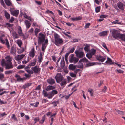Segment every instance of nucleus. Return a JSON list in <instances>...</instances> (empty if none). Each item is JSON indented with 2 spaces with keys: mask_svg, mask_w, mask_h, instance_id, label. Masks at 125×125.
Wrapping results in <instances>:
<instances>
[{
  "mask_svg": "<svg viewBox=\"0 0 125 125\" xmlns=\"http://www.w3.org/2000/svg\"><path fill=\"white\" fill-rule=\"evenodd\" d=\"M54 43L58 46H59L63 44V40L60 38V36L57 34L55 33L54 34Z\"/></svg>",
  "mask_w": 125,
  "mask_h": 125,
  "instance_id": "obj_1",
  "label": "nucleus"
},
{
  "mask_svg": "<svg viewBox=\"0 0 125 125\" xmlns=\"http://www.w3.org/2000/svg\"><path fill=\"white\" fill-rule=\"evenodd\" d=\"M45 36L42 33L39 34V36L38 39V43L39 44H41L44 41Z\"/></svg>",
  "mask_w": 125,
  "mask_h": 125,
  "instance_id": "obj_2",
  "label": "nucleus"
},
{
  "mask_svg": "<svg viewBox=\"0 0 125 125\" xmlns=\"http://www.w3.org/2000/svg\"><path fill=\"white\" fill-rule=\"evenodd\" d=\"M2 66H5L6 69H12L14 67L12 62H4L1 63Z\"/></svg>",
  "mask_w": 125,
  "mask_h": 125,
  "instance_id": "obj_3",
  "label": "nucleus"
},
{
  "mask_svg": "<svg viewBox=\"0 0 125 125\" xmlns=\"http://www.w3.org/2000/svg\"><path fill=\"white\" fill-rule=\"evenodd\" d=\"M111 34L112 36L115 39L119 38L120 34L119 31L114 29L112 30Z\"/></svg>",
  "mask_w": 125,
  "mask_h": 125,
  "instance_id": "obj_4",
  "label": "nucleus"
},
{
  "mask_svg": "<svg viewBox=\"0 0 125 125\" xmlns=\"http://www.w3.org/2000/svg\"><path fill=\"white\" fill-rule=\"evenodd\" d=\"M76 56L80 58L83 57L84 55L83 52L80 51V49L76 50L75 52Z\"/></svg>",
  "mask_w": 125,
  "mask_h": 125,
  "instance_id": "obj_5",
  "label": "nucleus"
},
{
  "mask_svg": "<svg viewBox=\"0 0 125 125\" xmlns=\"http://www.w3.org/2000/svg\"><path fill=\"white\" fill-rule=\"evenodd\" d=\"M74 54L71 55L69 61L70 62H73L74 64H76L78 61L79 59L77 58L74 57Z\"/></svg>",
  "mask_w": 125,
  "mask_h": 125,
  "instance_id": "obj_6",
  "label": "nucleus"
},
{
  "mask_svg": "<svg viewBox=\"0 0 125 125\" xmlns=\"http://www.w3.org/2000/svg\"><path fill=\"white\" fill-rule=\"evenodd\" d=\"M56 82L57 83H60L63 80V77L61 75L60 73H58L55 76Z\"/></svg>",
  "mask_w": 125,
  "mask_h": 125,
  "instance_id": "obj_7",
  "label": "nucleus"
},
{
  "mask_svg": "<svg viewBox=\"0 0 125 125\" xmlns=\"http://www.w3.org/2000/svg\"><path fill=\"white\" fill-rule=\"evenodd\" d=\"M0 41L3 44H5L7 47L8 49L10 48V45L8 39H6L5 40H3L1 37H0Z\"/></svg>",
  "mask_w": 125,
  "mask_h": 125,
  "instance_id": "obj_8",
  "label": "nucleus"
},
{
  "mask_svg": "<svg viewBox=\"0 0 125 125\" xmlns=\"http://www.w3.org/2000/svg\"><path fill=\"white\" fill-rule=\"evenodd\" d=\"M31 70L35 73H40V71L41 69L38 66H36L31 68Z\"/></svg>",
  "mask_w": 125,
  "mask_h": 125,
  "instance_id": "obj_9",
  "label": "nucleus"
},
{
  "mask_svg": "<svg viewBox=\"0 0 125 125\" xmlns=\"http://www.w3.org/2000/svg\"><path fill=\"white\" fill-rule=\"evenodd\" d=\"M9 10L12 15L17 17L19 13V10H13V8H11Z\"/></svg>",
  "mask_w": 125,
  "mask_h": 125,
  "instance_id": "obj_10",
  "label": "nucleus"
},
{
  "mask_svg": "<svg viewBox=\"0 0 125 125\" xmlns=\"http://www.w3.org/2000/svg\"><path fill=\"white\" fill-rule=\"evenodd\" d=\"M96 58L98 60L103 62L106 59V56H101L100 55H97L96 56Z\"/></svg>",
  "mask_w": 125,
  "mask_h": 125,
  "instance_id": "obj_11",
  "label": "nucleus"
},
{
  "mask_svg": "<svg viewBox=\"0 0 125 125\" xmlns=\"http://www.w3.org/2000/svg\"><path fill=\"white\" fill-rule=\"evenodd\" d=\"M58 93L57 91L56 90H52L51 92H49V94L48 98H51L54 95Z\"/></svg>",
  "mask_w": 125,
  "mask_h": 125,
  "instance_id": "obj_12",
  "label": "nucleus"
},
{
  "mask_svg": "<svg viewBox=\"0 0 125 125\" xmlns=\"http://www.w3.org/2000/svg\"><path fill=\"white\" fill-rule=\"evenodd\" d=\"M117 5L119 8L122 10H124L125 6L124 4L119 2L117 3Z\"/></svg>",
  "mask_w": 125,
  "mask_h": 125,
  "instance_id": "obj_13",
  "label": "nucleus"
},
{
  "mask_svg": "<svg viewBox=\"0 0 125 125\" xmlns=\"http://www.w3.org/2000/svg\"><path fill=\"white\" fill-rule=\"evenodd\" d=\"M25 56L24 54L18 55L16 56L15 58V59L17 61H19L23 58Z\"/></svg>",
  "mask_w": 125,
  "mask_h": 125,
  "instance_id": "obj_14",
  "label": "nucleus"
},
{
  "mask_svg": "<svg viewBox=\"0 0 125 125\" xmlns=\"http://www.w3.org/2000/svg\"><path fill=\"white\" fill-rule=\"evenodd\" d=\"M6 61H5L4 59H2L1 63L4 62H11V58L9 56H8L6 58Z\"/></svg>",
  "mask_w": 125,
  "mask_h": 125,
  "instance_id": "obj_15",
  "label": "nucleus"
},
{
  "mask_svg": "<svg viewBox=\"0 0 125 125\" xmlns=\"http://www.w3.org/2000/svg\"><path fill=\"white\" fill-rule=\"evenodd\" d=\"M47 81L48 83L51 85H53L55 83L54 80L52 78L48 79Z\"/></svg>",
  "mask_w": 125,
  "mask_h": 125,
  "instance_id": "obj_16",
  "label": "nucleus"
},
{
  "mask_svg": "<svg viewBox=\"0 0 125 125\" xmlns=\"http://www.w3.org/2000/svg\"><path fill=\"white\" fill-rule=\"evenodd\" d=\"M108 32V31H104L99 33V35L101 36H104L107 35Z\"/></svg>",
  "mask_w": 125,
  "mask_h": 125,
  "instance_id": "obj_17",
  "label": "nucleus"
},
{
  "mask_svg": "<svg viewBox=\"0 0 125 125\" xmlns=\"http://www.w3.org/2000/svg\"><path fill=\"white\" fill-rule=\"evenodd\" d=\"M4 1L8 6H12L13 5L11 1L10 0H4Z\"/></svg>",
  "mask_w": 125,
  "mask_h": 125,
  "instance_id": "obj_18",
  "label": "nucleus"
},
{
  "mask_svg": "<svg viewBox=\"0 0 125 125\" xmlns=\"http://www.w3.org/2000/svg\"><path fill=\"white\" fill-rule=\"evenodd\" d=\"M18 32L19 35L20 36H23V34L22 33V30L20 27H19L18 28Z\"/></svg>",
  "mask_w": 125,
  "mask_h": 125,
  "instance_id": "obj_19",
  "label": "nucleus"
},
{
  "mask_svg": "<svg viewBox=\"0 0 125 125\" xmlns=\"http://www.w3.org/2000/svg\"><path fill=\"white\" fill-rule=\"evenodd\" d=\"M34 52V48H33L31 49V51L29 53V56L30 57H32V58H33L35 55V53Z\"/></svg>",
  "mask_w": 125,
  "mask_h": 125,
  "instance_id": "obj_20",
  "label": "nucleus"
},
{
  "mask_svg": "<svg viewBox=\"0 0 125 125\" xmlns=\"http://www.w3.org/2000/svg\"><path fill=\"white\" fill-rule=\"evenodd\" d=\"M25 23L26 26L27 28H29L30 27L31 25L30 22L27 20H25Z\"/></svg>",
  "mask_w": 125,
  "mask_h": 125,
  "instance_id": "obj_21",
  "label": "nucleus"
},
{
  "mask_svg": "<svg viewBox=\"0 0 125 125\" xmlns=\"http://www.w3.org/2000/svg\"><path fill=\"white\" fill-rule=\"evenodd\" d=\"M30 68V67H29V66H27L25 68L26 70L29 74H32L33 73V72L32 70H31L27 69L28 68Z\"/></svg>",
  "mask_w": 125,
  "mask_h": 125,
  "instance_id": "obj_22",
  "label": "nucleus"
},
{
  "mask_svg": "<svg viewBox=\"0 0 125 125\" xmlns=\"http://www.w3.org/2000/svg\"><path fill=\"white\" fill-rule=\"evenodd\" d=\"M55 87L53 86H49L47 87L46 89V90L49 91L50 90L54 89H55Z\"/></svg>",
  "mask_w": 125,
  "mask_h": 125,
  "instance_id": "obj_23",
  "label": "nucleus"
},
{
  "mask_svg": "<svg viewBox=\"0 0 125 125\" xmlns=\"http://www.w3.org/2000/svg\"><path fill=\"white\" fill-rule=\"evenodd\" d=\"M106 63L109 64L111 65L114 64L112 62V60L109 58H107V60L105 62Z\"/></svg>",
  "mask_w": 125,
  "mask_h": 125,
  "instance_id": "obj_24",
  "label": "nucleus"
},
{
  "mask_svg": "<svg viewBox=\"0 0 125 125\" xmlns=\"http://www.w3.org/2000/svg\"><path fill=\"white\" fill-rule=\"evenodd\" d=\"M12 35L15 39L18 38H19V35L17 34L16 32L15 31L13 32L12 33Z\"/></svg>",
  "mask_w": 125,
  "mask_h": 125,
  "instance_id": "obj_25",
  "label": "nucleus"
},
{
  "mask_svg": "<svg viewBox=\"0 0 125 125\" xmlns=\"http://www.w3.org/2000/svg\"><path fill=\"white\" fill-rule=\"evenodd\" d=\"M82 62H80V61L79 62L78 64L76 65V67L79 68H82L83 67V64L81 63Z\"/></svg>",
  "mask_w": 125,
  "mask_h": 125,
  "instance_id": "obj_26",
  "label": "nucleus"
},
{
  "mask_svg": "<svg viewBox=\"0 0 125 125\" xmlns=\"http://www.w3.org/2000/svg\"><path fill=\"white\" fill-rule=\"evenodd\" d=\"M36 62V59H34L33 62H32L29 65L30 66H34L35 65Z\"/></svg>",
  "mask_w": 125,
  "mask_h": 125,
  "instance_id": "obj_27",
  "label": "nucleus"
},
{
  "mask_svg": "<svg viewBox=\"0 0 125 125\" xmlns=\"http://www.w3.org/2000/svg\"><path fill=\"white\" fill-rule=\"evenodd\" d=\"M76 67V65H74L73 64H70L69 66V68L70 70H73L75 69Z\"/></svg>",
  "mask_w": 125,
  "mask_h": 125,
  "instance_id": "obj_28",
  "label": "nucleus"
},
{
  "mask_svg": "<svg viewBox=\"0 0 125 125\" xmlns=\"http://www.w3.org/2000/svg\"><path fill=\"white\" fill-rule=\"evenodd\" d=\"M16 43L20 47L21 46L22 44V41L20 40H17Z\"/></svg>",
  "mask_w": 125,
  "mask_h": 125,
  "instance_id": "obj_29",
  "label": "nucleus"
},
{
  "mask_svg": "<svg viewBox=\"0 0 125 125\" xmlns=\"http://www.w3.org/2000/svg\"><path fill=\"white\" fill-rule=\"evenodd\" d=\"M61 82V83H60V85L62 86L66 85L67 83L65 79H63Z\"/></svg>",
  "mask_w": 125,
  "mask_h": 125,
  "instance_id": "obj_30",
  "label": "nucleus"
},
{
  "mask_svg": "<svg viewBox=\"0 0 125 125\" xmlns=\"http://www.w3.org/2000/svg\"><path fill=\"white\" fill-rule=\"evenodd\" d=\"M15 77L17 78V81H20L23 80V78H21L20 76L18 74H16Z\"/></svg>",
  "mask_w": 125,
  "mask_h": 125,
  "instance_id": "obj_31",
  "label": "nucleus"
},
{
  "mask_svg": "<svg viewBox=\"0 0 125 125\" xmlns=\"http://www.w3.org/2000/svg\"><path fill=\"white\" fill-rule=\"evenodd\" d=\"M88 91L90 93V95L91 96H93L94 91L93 89L90 88L88 89Z\"/></svg>",
  "mask_w": 125,
  "mask_h": 125,
  "instance_id": "obj_32",
  "label": "nucleus"
},
{
  "mask_svg": "<svg viewBox=\"0 0 125 125\" xmlns=\"http://www.w3.org/2000/svg\"><path fill=\"white\" fill-rule=\"evenodd\" d=\"M50 104H53L54 106L55 107L57 106V104H59V101L58 100L56 101H53L52 103Z\"/></svg>",
  "mask_w": 125,
  "mask_h": 125,
  "instance_id": "obj_33",
  "label": "nucleus"
},
{
  "mask_svg": "<svg viewBox=\"0 0 125 125\" xmlns=\"http://www.w3.org/2000/svg\"><path fill=\"white\" fill-rule=\"evenodd\" d=\"M5 16L6 19H9L10 18V14L6 11H5L4 12Z\"/></svg>",
  "mask_w": 125,
  "mask_h": 125,
  "instance_id": "obj_34",
  "label": "nucleus"
},
{
  "mask_svg": "<svg viewBox=\"0 0 125 125\" xmlns=\"http://www.w3.org/2000/svg\"><path fill=\"white\" fill-rule=\"evenodd\" d=\"M96 52V50L92 48L91 49V51L90 52V53L92 55H94L95 54Z\"/></svg>",
  "mask_w": 125,
  "mask_h": 125,
  "instance_id": "obj_35",
  "label": "nucleus"
},
{
  "mask_svg": "<svg viewBox=\"0 0 125 125\" xmlns=\"http://www.w3.org/2000/svg\"><path fill=\"white\" fill-rule=\"evenodd\" d=\"M81 18L80 17H78L71 18V20L73 21H77L81 20Z\"/></svg>",
  "mask_w": 125,
  "mask_h": 125,
  "instance_id": "obj_36",
  "label": "nucleus"
},
{
  "mask_svg": "<svg viewBox=\"0 0 125 125\" xmlns=\"http://www.w3.org/2000/svg\"><path fill=\"white\" fill-rule=\"evenodd\" d=\"M40 31V30L37 28H36L35 30L34 33L35 36L37 37L38 35V33Z\"/></svg>",
  "mask_w": 125,
  "mask_h": 125,
  "instance_id": "obj_37",
  "label": "nucleus"
},
{
  "mask_svg": "<svg viewBox=\"0 0 125 125\" xmlns=\"http://www.w3.org/2000/svg\"><path fill=\"white\" fill-rule=\"evenodd\" d=\"M119 38H120L122 40L124 41H125V34H120V36Z\"/></svg>",
  "mask_w": 125,
  "mask_h": 125,
  "instance_id": "obj_38",
  "label": "nucleus"
},
{
  "mask_svg": "<svg viewBox=\"0 0 125 125\" xmlns=\"http://www.w3.org/2000/svg\"><path fill=\"white\" fill-rule=\"evenodd\" d=\"M80 62H88V60L85 57L82 58L80 60Z\"/></svg>",
  "mask_w": 125,
  "mask_h": 125,
  "instance_id": "obj_39",
  "label": "nucleus"
},
{
  "mask_svg": "<svg viewBox=\"0 0 125 125\" xmlns=\"http://www.w3.org/2000/svg\"><path fill=\"white\" fill-rule=\"evenodd\" d=\"M45 119V115H44L43 117H42V119L39 122L40 123L42 124L44 122Z\"/></svg>",
  "mask_w": 125,
  "mask_h": 125,
  "instance_id": "obj_40",
  "label": "nucleus"
},
{
  "mask_svg": "<svg viewBox=\"0 0 125 125\" xmlns=\"http://www.w3.org/2000/svg\"><path fill=\"white\" fill-rule=\"evenodd\" d=\"M43 92L44 96L45 97H47L48 98V97L49 94V93H48L46 91L44 90H43Z\"/></svg>",
  "mask_w": 125,
  "mask_h": 125,
  "instance_id": "obj_41",
  "label": "nucleus"
},
{
  "mask_svg": "<svg viewBox=\"0 0 125 125\" xmlns=\"http://www.w3.org/2000/svg\"><path fill=\"white\" fill-rule=\"evenodd\" d=\"M119 21L118 20H116L115 21H113L112 23L113 24H121V22H118Z\"/></svg>",
  "mask_w": 125,
  "mask_h": 125,
  "instance_id": "obj_42",
  "label": "nucleus"
},
{
  "mask_svg": "<svg viewBox=\"0 0 125 125\" xmlns=\"http://www.w3.org/2000/svg\"><path fill=\"white\" fill-rule=\"evenodd\" d=\"M13 72L12 70H9L5 71V73L6 74H11Z\"/></svg>",
  "mask_w": 125,
  "mask_h": 125,
  "instance_id": "obj_43",
  "label": "nucleus"
},
{
  "mask_svg": "<svg viewBox=\"0 0 125 125\" xmlns=\"http://www.w3.org/2000/svg\"><path fill=\"white\" fill-rule=\"evenodd\" d=\"M61 68H62L65 65V63L64 61H61Z\"/></svg>",
  "mask_w": 125,
  "mask_h": 125,
  "instance_id": "obj_44",
  "label": "nucleus"
},
{
  "mask_svg": "<svg viewBox=\"0 0 125 125\" xmlns=\"http://www.w3.org/2000/svg\"><path fill=\"white\" fill-rule=\"evenodd\" d=\"M0 2L1 5L5 8H6V6L4 4L3 0H0Z\"/></svg>",
  "mask_w": 125,
  "mask_h": 125,
  "instance_id": "obj_45",
  "label": "nucleus"
},
{
  "mask_svg": "<svg viewBox=\"0 0 125 125\" xmlns=\"http://www.w3.org/2000/svg\"><path fill=\"white\" fill-rule=\"evenodd\" d=\"M115 110L116 111V112L118 113V114L123 115H124V113L122 111H120L118 110L115 109Z\"/></svg>",
  "mask_w": 125,
  "mask_h": 125,
  "instance_id": "obj_46",
  "label": "nucleus"
},
{
  "mask_svg": "<svg viewBox=\"0 0 125 125\" xmlns=\"http://www.w3.org/2000/svg\"><path fill=\"white\" fill-rule=\"evenodd\" d=\"M31 83H28L26 84L25 85L23 86V87L25 88L27 87H28L30 86L31 85Z\"/></svg>",
  "mask_w": 125,
  "mask_h": 125,
  "instance_id": "obj_47",
  "label": "nucleus"
},
{
  "mask_svg": "<svg viewBox=\"0 0 125 125\" xmlns=\"http://www.w3.org/2000/svg\"><path fill=\"white\" fill-rule=\"evenodd\" d=\"M15 52V48L13 46H12L11 48L10 51V53H11L13 54Z\"/></svg>",
  "mask_w": 125,
  "mask_h": 125,
  "instance_id": "obj_48",
  "label": "nucleus"
},
{
  "mask_svg": "<svg viewBox=\"0 0 125 125\" xmlns=\"http://www.w3.org/2000/svg\"><path fill=\"white\" fill-rule=\"evenodd\" d=\"M42 54L40 53V55L38 58V62L39 63L40 62L42 61Z\"/></svg>",
  "mask_w": 125,
  "mask_h": 125,
  "instance_id": "obj_49",
  "label": "nucleus"
},
{
  "mask_svg": "<svg viewBox=\"0 0 125 125\" xmlns=\"http://www.w3.org/2000/svg\"><path fill=\"white\" fill-rule=\"evenodd\" d=\"M75 50V48L74 47L70 49L69 51L68 52L70 53H72Z\"/></svg>",
  "mask_w": 125,
  "mask_h": 125,
  "instance_id": "obj_50",
  "label": "nucleus"
},
{
  "mask_svg": "<svg viewBox=\"0 0 125 125\" xmlns=\"http://www.w3.org/2000/svg\"><path fill=\"white\" fill-rule=\"evenodd\" d=\"M46 47V46L45 44H42V49L43 51H44Z\"/></svg>",
  "mask_w": 125,
  "mask_h": 125,
  "instance_id": "obj_51",
  "label": "nucleus"
},
{
  "mask_svg": "<svg viewBox=\"0 0 125 125\" xmlns=\"http://www.w3.org/2000/svg\"><path fill=\"white\" fill-rule=\"evenodd\" d=\"M95 64L94 63H89L87 64H86V67H89Z\"/></svg>",
  "mask_w": 125,
  "mask_h": 125,
  "instance_id": "obj_52",
  "label": "nucleus"
},
{
  "mask_svg": "<svg viewBox=\"0 0 125 125\" xmlns=\"http://www.w3.org/2000/svg\"><path fill=\"white\" fill-rule=\"evenodd\" d=\"M4 77V74L0 72V80H2Z\"/></svg>",
  "mask_w": 125,
  "mask_h": 125,
  "instance_id": "obj_53",
  "label": "nucleus"
},
{
  "mask_svg": "<svg viewBox=\"0 0 125 125\" xmlns=\"http://www.w3.org/2000/svg\"><path fill=\"white\" fill-rule=\"evenodd\" d=\"M102 46H103V47L105 48L106 49L107 51L108 52H109V50L107 48L106 44L104 43H103L102 44Z\"/></svg>",
  "mask_w": 125,
  "mask_h": 125,
  "instance_id": "obj_54",
  "label": "nucleus"
},
{
  "mask_svg": "<svg viewBox=\"0 0 125 125\" xmlns=\"http://www.w3.org/2000/svg\"><path fill=\"white\" fill-rule=\"evenodd\" d=\"M24 76L26 77V79L27 78L29 79L31 77V75L30 74H24Z\"/></svg>",
  "mask_w": 125,
  "mask_h": 125,
  "instance_id": "obj_55",
  "label": "nucleus"
},
{
  "mask_svg": "<svg viewBox=\"0 0 125 125\" xmlns=\"http://www.w3.org/2000/svg\"><path fill=\"white\" fill-rule=\"evenodd\" d=\"M87 57L89 59H90L92 57V55L90 53V54H87L86 55Z\"/></svg>",
  "mask_w": 125,
  "mask_h": 125,
  "instance_id": "obj_56",
  "label": "nucleus"
},
{
  "mask_svg": "<svg viewBox=\"0 0 125 125\" xmlns=\"http://www.w3.org/2000/svg\"><path fill=\"white\" fill-rule=\"evenodd\" d=\"M89 47V46L87 45H86L84 47V50H85L86 51L88 52L89 51L88 48Z\"/></svg>",
  "mask_w": 125,
  "mask_h": 125,
  "instance_id": "obj_57",
  "label": "nucleus"
},
{
  "mask_svg": "<svg viewBox=\"0 0 125 125\" xmlns=\"http://www.w3.org/2000/svg\"><path fill=\"white\" fill-rule=\"evenodd\" d=\"M24 67L25 66L24 65H20L17 67V68L18 69H21L24 68Z\"/></svg>",
  "mask_w": 125,
  "mask_h": 125,
  "instance_id": "obj_58",
  "label": "nucleus"
},
{
  "mask_svg": "<svg viewBox=\"0 0 125 125\" xmlns=\"http://www.w3.org/2000/svg\"><path fill=\"white\" fill-rule=\"evenodd\" d=\"M6 25H7L8 27H12L13 25V24H10L9 23H7L6 24Z\"/></svg>",
  "mask_w": 125,
  "mask_h": 125,
  "instance_id": "obj_59",
  "label": "nucleus"
},
{
  "mask_svg": "<svg viewBox=\"0 0 125 125\" xmlns=\"http://www.w3.org/2000/svg\"><path fill=\"white\" fill-rule=\"evenodd\" d=\"M70 75L73 77H75L76 76V74L73 73H70Z\"/></svg>",
  "mask_w": 125,
  "mask_h": 125,
  "instance_id": "obj_60",
  "label": "nucleus"
},
{
  "mask_svg": "<svg viewBox=\"0 0 125 125\" xmlns=\"http://www.w3.org/2000/svg\"><path fill=\"white\" fill-rule=\"evenodd\" d=\"M100 7H97L95 8V11L97 13L100 11Z\"/></svg>",
  "mask_w": 125,
  "mask_h": 125,
  "instance_id": "obj_61",
  "label": "nucleus"
},
{
  "mask_svg": "<svg viewBox=\"0 0 125 125\" xmlns=\"http://www.w3.org/2000/svg\"><path fill=\"white\" fill-rule=\"evenodd\" d=\"M12 118L14 120L16 121L17 120V118L15 116V115L14 114H12Z\"/></svg>",
  "mask_w": 125,
  "mask_h": 125,
  "instance_id": "obj_62",
  "label": "nucleus"
},
{
  "mask_svg": "<svg viewBox=\"0 0 125 125\" xmlns=\"http://www.w3.org/2000/svg\"><path fill=\"white\" fill-rule=\"evenodd\" d=\"M14 19L13 17H12L11 19L9 20V22H10L12 23L14 21Z\"/></svg>",
  "mask_w": 125,
  "mask_h": 125,
  "instance_id": "obj_63",
  "label": "nucleus"
},
{
  "mask_svg": "<svg viewBox=\"0 0 125 125\" xmlns=\"http://www.w3.org/2000/svg\"><path fill=\"white\" fill-rule=\"evenodd\" d=\"M34 31V29L33 28H31L28 31V32L31 33H33Z\"/></svg>",
  "mask_w": 125,
  "mask_h": 125,
  "instance_id": "obj_64",
  "label": "nucleus"
}]
</instances>
